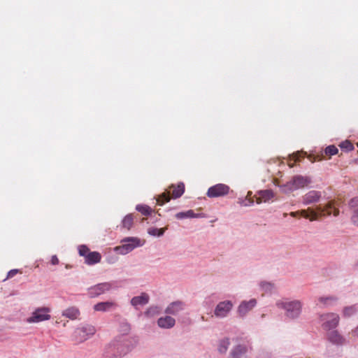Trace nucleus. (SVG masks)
Here are the masks:
<instances>
[{"label":"nucleus","mask_w":358,"mask_h":358,"mask_svg":"<svg viewBox=\"0 0 358 358\" xmlns=\"http://www.w3.org/2000/svg\"><path fill=\"white\" fill-rule=\"evenodd\" d=\"M331 214L334 216H338L339 214V210L336 207L334 201L328 202L325 206L318 205L315 208H308L306 210L292 212L290 215L296 217L297 215H300L310 221H315Z\"/></svg>","instance_id":"obj_1"},{"label":"nucleus","mask_w":358,"mask_h":358,"mask_svg":"<svg viewBox=\"0 0 358 358\" xmlns=\"http://www.w3.org/2000/svg\"><path fill=\"white\" fill-rule=\"evenodd\" d=\"M310 182V178L297 175L294 176L291 180L283 185H280L277 180L275 181V185L279 186L281 188L282 192L285 193H289L296 189L303 188L308 186Z\"/></svg>","instance_id":"obj_2"},{"label":"nucleus","mask_w":358,"mask_h":358,"mask_svg":"<svg viewBox=\"0 0 358 358\" xmlns=\"http://www.w3.org/2000/svg\"><path fill=\"white\" fill-rule=\"evenodd\" d=\"M184 192L185 185L182 182H180L177 185H171L169 187V190L167 192H165L159 196L157 199V203L158 205H163L170 201L171 194L173 199H177L180 197L183 194Z\"/></svg>","instance_id":"obj_3"},{"label":"nucleus","mask_w":358,"mask_h":358,"mask_svg":"<svg viewBox=\"0 0 358 358\" xmlns=\"http://www.w3.org/2000/svg\"><path fill=\"white\" fill-rule=\"evenodd\" d=\"M252 193L251 192H248L247 196L244 201H242L241 204L244 206H250L254 203V198H255V201L257 204H259L262 202H267L274 196V193L271 189H266L260 191L259 192V195H255L252 196Z\"/></svg>","instance_id":"obj_4"},{"label":"nucleus","mask_w":358,"mask_h":358,"mask_svg":"<svg viewBox=\"0 0 358 358\" xmlns=\"http://www.w3.org/2000/svg\"><path fill=\"white\" fill-rule=\"evenodd\" d=\"M121 245L115 248V251L120 255H126L137 247L143 245V242L136 237H129L122 241Z\"/></svg>","instance_id":"obj_5"},{"label":"nucleus","mask_w":358,"mask_h":358,"mask_svg":"<svg viewBox=\"0 0 358 358\" xmlns=\"http://www.w3.org/2000/svg\"><path fill=\"white\" fill-rule=\"evenodd\" d=\"M279 308L286 310L287 316L291 318L296 317L301 313V305L299 301H279L277 303Z\"/></svg>","instance_id":"obj_6"},{"label":"nucleus","mask_w":358,"mask_h":358,"mask_svg":"<svg viewBox=\"0 0 358 358\" xmlns=\"http://www.w3.org/2000/svg\"><path fill=\"white\" fill-rule=\"evenodd\" d=\"M50 309L48 307H41L36 308L31 315L27 318L28 323H38L45 320H49L51 317L50 315Z\"/></svg>","instance_id":"obj_7"},{"label":"nucleus","mask_w":358,"mask_h":358,"mask_svg":"<svg viewBox=\"0 0 358 358\" xmlns=\"http://www.w3.org/2000/svg\"><path fill=\"white\" fill-rule=\"evenodd\" d=\"M322 327L327 330L337 327L339 322V316L335 313H327L320 315Z\"/></svg>","instance_id":"obj_8"},{"label":"nucleus","mask_w":358,"mask_h":358,"mask_svg":"<svg viewBox=\"0 0 358 358\" xmlns=\"http://www.w3.org/2000/svg\"><path fill=\"white\" fill-rule=\"evenodd\" d=\"M230 187L222 183L216 184L208 188L206 195L210 198L224 196L229 194Z\"/></svg>","instance_id":"obj_9"},{"label":"nucleus","mask_w":358,"mask_h":358,"mask_svg":"<svg viewBox=\"0 0 358 358\" xmlns=\"http://www.w3.org/2000/svg\"><path fill=\"white\" fill-rule=\"evenodd\" d=\"M95 327L92 325H86L82 328L77 329L75 331V336L79 341L86 340L88 336L95 334Z\"/></svg>","instance_id":"obj_10"},{"label":"nucleus","mask_w":358,"mask_h":358,"mask_svg":"<svg viewBox=\"0 0 358 358\" xmlns=\"http://www.w3.org/2000/svg\"><path fill=\"white\" fill-rule=\"evenodd\" d=\"M232 303L230 301H225L219 303L215 310V315L219 317H225L232 308Z\"/></svg>","instance_id":"obj_11"},{"label":"nucleus","mask_w":358,"mask_h":358,"mask_svg":"<svg viewBox=\"0 0 358 358\" xmlns=\"http://www.w3.org/2000/svg\"><path fill=\"white\" fill-rule=\"evenodd\" d=\"M257 305V301L255 299L249 301H243L238 308V313L241 317H244Z\"/></svg>","instance_id":"obj_12"},{"label":"nucleus","mask_w":358,"mask_h":358,"mask_svg":"<svg viewBox=\"0 0 358 358\" xmlns=\"http://www.w3.org/2000/svg\"><path fill=\"white\" fill-rule=\"evenodd\" d=\"M338 152V148L331 145L327 146L320 155H317L315 157V161H321L323 159H330L331 156L336 155Z\"/></svg>","instance_id":"obj_13"},{"label":"nucleus","mask_w":358,"mask_h":358,"mask_svg":"<svg viewBox=\"0 0 358 358\" xmlns=\"http://www.w3.org/2000/svg\"><path fill=\"white\" fill-rule=\"evenodd\" d=\"M321 192L315 190H312L306 193L303 196V203L309 205L317 202L321 198Z\"/></svg>","instance_id":"obj_14"},{"label":"nucleus","mask_w":358,"mask_h":358,"mask_svg":"<svg viewBox=\"0 0 358 358\" xmlns=\"http://www.w3.org/2000/svg\"><path fill=\"white\" fill-rule=\"evenodd\" d=\"M349 205L352 208L351 221L353 224L358 227V197L351 199Z\"/></svg>","instance_id":"obj_15"},{"label":"nucleus","mask_w":358,"mask_h":358,"mask_svg":"<svg viewBox=\"0 0 358 358\" xmlns=\"http://www.w3.org/2000/svg\"><path fill=\"white\" fill-rule=\"evenodd\" d=\"M176 320L170 316L162 317L158 319L157 324L161 328L169 329L175 325Z\"/></svg>","instance_id":"obj_16"},{"label":"nucleus","mask_w":358,"mask_h":358,"mask_svg":"<svg viewBox=\"0 0 358 358\" xmlns=\"http://www.w3.org/2000/svg\"><path fill=\"white\" fill-rule=\"evenodd\" d=\"M183 309V303L181 301H175L171 303L166 309L165 312L168 314L176 315Z\"/></svg>","instance_id":"obj_17"},{"label":"nucleus","mask_w":358,"mask_h":358,"mask_svg":"<svg viewBox=\"0 0 358 358\" xmlns=\"http://www.w3.org/2000/svg\"><path fill=\"white\" fill-rule=\"evenodd\" d=\"M101 256L98 252H91L85 258V263L92 265L96 263H99L101 261Z\"/></svg>","instance_id":"obj_18"},{"label":"nucleus","mask_w":358,"mask_h":358,"mask_svg":"<svg viewBox=\"0 0 358 358\" xmlns=\"http://www.w3.org/2000/svg\"><path fill=\"white\" fill-rule=\"evenodd\" d=\"M116 306V304L112 301L100 302L94 307L96 311H107Z\"/></svg>","instance_id":"obj_19"},{"label":"nucleus","mask_w":358,"mask_h":358,"mask_svg":"<svg viewBox=\"0 0 358 358\" xmlns=\"http://www.w3.org/2000/svg\"><path fill=\"white\" fill-rule=\"evenodd\" d=\"M149 301V296L145 293H143L141 296L134 297L131 303L132 306H143L148 303Z\"/></svg>","instance_id":"obj_20"},{"label":"nucleus","mask_w":358,"mask_h":358,"mask_svg":"<svg viewBox=\"0 0 358 358\" xmlns=\"http://www.w3.org/2000/svg\"><path fill=\"white\" fill-rule=\"evenodd\" d=\"M79 315H80V311L76 307L69 308L66 309L62 313L63 316H65L71 320L76 319Z\"/></svg>","instance_id":"obj_21"},{"label":"nucleus","mask_w":358,"mask_h":358,"mask_svg":"<svg viewBox=\"0 0 358 358\" xmlns=\"http://www.w3.org/2000/svg\"><path fill=\"white\" fill-rule=\"evenodd\" d=\"M328 339L334 344H341L343 343V338L336 331H330L328 334Z\"/></svg>","instance_id":"obj_22"},{"label":"nucleus","mask_w":358,"mask_h":358,"mask_svg":"<svg viewBox=\"0 0 358 358\" xmlns=\"http://www.w3.org/2000/svg\"><path fill=\"white\" fill-rule=\"evenodd\" d=\"M246 352V348L243 345H239L234 348L231 355L232 358H241L242 356Z\"/></svg>","instance_id":"obj_23"},{"label":"nucleus","mask_w":358,"mask_h":358,"mask_svg":"<svg viewBox=\"0 0 358 358\" xmlns=\"http://www.w3.org/2000/svg\"><path fill=\"white\" fill-rule=\"evenodd\" d=\"M198 215L194 213L192 210H189L186 212H180L176 215V217L179 220L185 219V218H193L197 217Z\"/></svg>","instance_id":"obj_24"},{"label":"nucleus","mask_w":358,"mask_h":358,"mask_svg":"<svg viewBox=\"0 0 358 358\" xmlns=\"http://www.w3.org/2000/svg\"><path fill=\"white\" fill-rule=\"evenodd\" d=\"M134 222V217L131 214L127 215L124 217V218L122 220V227L130 229L133 225Z\"/></svg>","instance_id":"obj_25"},{"label":"nucleus","mask_w":358,"mask_h":358,"mask_svg":"<svg viewBox=\"0 0 358 358\" xmlns=\"http://www.w3.org/2000/svg\"><path fill=\"white\" fill-rule=\"evenodd\" d=\"M136 209L140 212L142 215H149L152 213V210L150 207L147 205H138Z\"/></svg>","instance_id":"obj_26"},{"label":"nucleus","mask_w":358,"mask_h":358,"mask_svg":"<svg viewBox=\"0 0 358 358\" xmlns=\"http://www.w3.org/2000/svg\"><path fill=\"white\" fill-rule=\"evenodd\" d=\"M336 301V299L333 296L321 297L319 299L320 303L322 306H329L333 304Z\"/></svg>","instance_id":"obj_27"},{"label":"nucleus","mask_w":358,"mask_h":358,"mask_svg":"<svg viewBox=\"0 0 358 358\" xmlns=\"http://www.w3.org/2000/svg\"><path fill=\"white\" fill-rule=\"evenodd\" d=\"M114 288L115 287L109 282L100 283L95 286V289L97 291H108Z\"/></svg>","instance_id":"obj_28"},{"label":"nucleus","mask_w":358,"mask_h":358,"mask_svg":"<svg viewBox=\"0 0 358 358\" xmlns=\"http://www.w3.org/2000/svg\"><path fill=\"white\" fill-rule=\"evenodd\" d=\"M166 228L157 229L155 227H151L148 229V234L155 236H161L164 234Z\"/></svg>","instance_id":"obj_29"},{"label":"nucleus","mask_w":358,"mask_h":358,"mask_svg":"<svg viewBox=\"0 0 358 358\" xmlns=\"http://www.w3.org/2000/svg\"><path fill=\"white\" fill-rule=\"evenodd\" d=\"M229 345V341L228 338L223 339L220 341L218 350L220 353H225Z\"/></svg>","instance_id":"obj_30"},{"label":"nucleus","mask_w":358,"mask_h":358,"mask_svg":"<svg viewBox=\"0 0 358 358\" xmlns=\"http://www.w3.org/2000/svg\"><path fill=\"white\" fill-rule=\"evenodd\" d=\"M160 313V310L158 307H150L149 309L147 310V311L145 313V314L148 316H154L155 315H158Z\"/></svg>","instance_id":"obj_31"},{"label":"nucleus","mask_w":358,"mask_h":358,"mask_svg":"<svg viewBox=\"0 0 358 358\" xmlns=\"http://www.w3.org/2000/svg\"><path fill=\"white\" fill-rule=\"evenodd\" d=\"M79 255L80 256L85 257V258L90 254L91 252L90 249L86 245H80L78 249Z\"/></svg>","instance_id":"obj_32"},{"label":"nucleus","mask_w":358,"mask_h":358,"mask_svg":"<svg viewBox=\"0 0 358 358\" xmlns=\"http://www.w3.org/2000/svg\"><path fill=\"white\" fill-rule=\"evenodd\" d=\"M339 146L341 149H344L346 151H350V150H353V145L348 141H345L341 143L339 145Z\"/></svg>","instance_id":"obj_33"},{"label":"nucleus","mask_w":358,"mask_h":358,"mask_svg":"<svg viewBox=\"0 0 358 358\" xmlns=\"http://www.w3.org/2000/svg\"><path fill=\"white\" fill-rule=\"evenodd\" d=\"M356 308L354 306L347 307L343 310L345 316L350 317L356 312Z\"/></svg>","instance_id":"obj_34"},{"label":"nucleus","mask_w":358,"mask_h":358,"mask_svg":"<svg viewBox=\"0 0 358 358\" xmlns=\"http://www.w3.org/2000/svg\"><path fill=\"white\" fill-rule=\"evenodd\" d=\"M22 273V272L20 270H19V269H12V270H10V271L8 273L6 280V279L12 278H13L15 275H16L17 274H18V273H20V274H21ZM3 280H5V279H4Z\"/></svg>","instance_id":"obj_35"},{"label":"nucleus","mask_w":358,"mask_h":358,"mask_svg":"<svg viewBox=\"0 0 358 358\" xmlns=\"http://www.w3.org/2000/svg\"><path fill=\"white\" fill-rule=\"evenodd\" d=\"M261 288L267 291L274 289L275 287L274 285L271 282H262L261 284Z\"/></svg>","instance_id":"obj_36"},{"label":"nucleus","mask_w":358,"mask_h":358,"mask_svg":"<svg viewBox=\"0 0 358 358\" xmlns=\"http://www.w3.org/2000/svg\"><path fill=\"white\" fill-rule=\"evenodd\" d=\"M299 154L296 153V154H293L292 156L290 157V161L291 160H293L294 162L293 163H291V162H289V167H293L294 166V163L297 162V161H299V157L298 156Z\"/></svg>","instance_id":"obj_37"},{"label":"nucleus","mask_w":358,"mask_h":358,"mask_svg":"<svg viewBox=\"0 0 358 358\" xmlns=\"http://www.w3.org/2000/svg\"><path fill=\"white\" fill-rule=\"evenodd\" d=\"M59 259L57 258V257L56 255H53L51 257V264H53V265H57L59 264Z\"/></svg>","instance_id":"obj_38"},{"label":"nucleus","mask_w":358,"mask_h":358,"mask_svg":"<svg viewBox=\"0 0 358 358\" xmlns=\"http://www.w3.org/2000/svg\"><path fill=\"white\" fill-rule=\"evenodd\" d=\"M353 335L355 336H357L358 337V327L356 328V329L353 331Z\"/></svg>","instance_id":"obj_39"},{"label":"nucleus","mask_w":358,"mask_h":358,"mask_svg":"<svg viewBox=\"0 0 358 358\" xmlns=\"http://www.w3.org/2000/svg\"><path fill=\"white\" fill-rule=\"evenodd\" d=\"M126 327H127V329H129V325L126 324Z\"/></svg>","instance_id":"obj_40"},{"label":"nucleus","mask_w":358,"mask_h":358,"mask_svg":"<svg viewBox=\"0 0 358 358\" xmlns=\"http://www.w3.org/2000/svg\"><path fill=\"white\" fill-rule=\"evenodd\" d=\"M357 145H358V143H357Z\"/></svg>","instance_id":"obj_41"}]
</instances>
